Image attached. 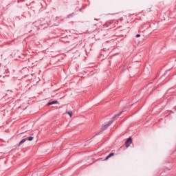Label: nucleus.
<instances>
[{
	"label": "nucleus",
	"mask_w": 176,
	"mask_h": 176,
	"mask_svg": "<svg viewBox=\"0 0 176 176\" xmlns=\"http://www.w3.org/2000/svg\"><path fill=\"white\" fill-rule=\"evenodd\" d=\"M27 141V139H23L19 144V146H20V145H22V144H24V142H25Z\"/></svg>",
	"instance_id": "20e7f679"
},
{
	"label": "nucleus",
	"mask_w": 176,
	"mask_h": 176,
	"mask_svg": "<svg viewBox=\"0 0 176 176\" xmlns=\"http://www.w3.org/2000/svg\"><path fill=\"white\" fill-rule=\"evenodd\" d=\"M131 142H133V140H131V138H129L127 141L125 142V145L126 148H129L130 145H131Z\"/></svg>",
	"instance_id": "f257e3e1"
},
{
	"label": "nucleus",
	"mask_w": 176,
	"mask_h": 176,
	"mask_svg": "<svg viewBox=\"0 0 176 176\" xmlns=\"http://www.w3.org/2000/svg\"><path fill=\"white\" fill-rule=\"evenodd\" d=\"M25 139L28 140V141H32V140H34V137L30 136V137H29L28 138H25Z\"/></svg>",
	"instance_id": "39448f33"
},
{
	"label": "nucleus",
	"mask_w": 176,
	"mask_h": 176,
	"mask_svg": "<svg viewBox=\"0 0 176 176\" xmlns=\"http://www.w3.org/2000/svg\"><path fill=\"white\" fill-rule=\"evenodd\" d=\"M66 113H67V115H69L70 116V118H72V111H71V112L67 111V112H66Z\"/></svg>",
	"instance_id": "423d86ee"
},
{
	"label": "nucleus",
	"mask_w": 176,
	"mask_h": 176,
	"mask_svg": "<svg viewBox=\"0 0 176 176\" xmlns=\"http://www.w3.org/2000/svg\"><path fill=\"white\" fill-rule=\"evenodd\" d=\"M112 156H115V153H110V154L104 159V160H108V159H109L110 157H112Z\"/></svg>",
	"instance_id": "f03ea898"
},
{
	"label": "nucleus",
	"mask_w": 176,
	"mask_h": 176,
	"mask_svg": "<svg viewBox=\"0 0 176 176\" xmlns=\"http://www.w3.org/2000/svg\"><path fill=\"white\" fill-rule=\"evenodd\" d=\"M108 124H107V125H104V126H103V129H107V127H108Z\"/></svg>",
	"instance_id": "0eeeda50"
},
{
	"label": "nucleus",
	"mask_w": 176,
	"mask_h": 176,
	"mask_svg": "<svg viewBox=\"0 0 176 176\" xmlns=\"http://www.w3.org/2000/svg\"><path fill=\"white\" fill-rule=\"evenodd\" d=\"M53 104H58V101L54 100V101L48 102V105H53Z\"/></svg>",
	"instance_id": "7ed1b4c3"
},
{
	"label": "nucleus",
	"mask_w": 176,
	"mask_h": 176,
	"mask_svg": "<svg viewBox=\"0 0 176 176\" xmlns=\"http://www.w3.org/2000/svg\"><path fill=\"white\" fill-rule=\"evenodd\" d=\"M140 36H141L140 34H137V35H136V38H140Z\"/></svg>",
	"instance_id": "6e6552de"
}]
</instances>
